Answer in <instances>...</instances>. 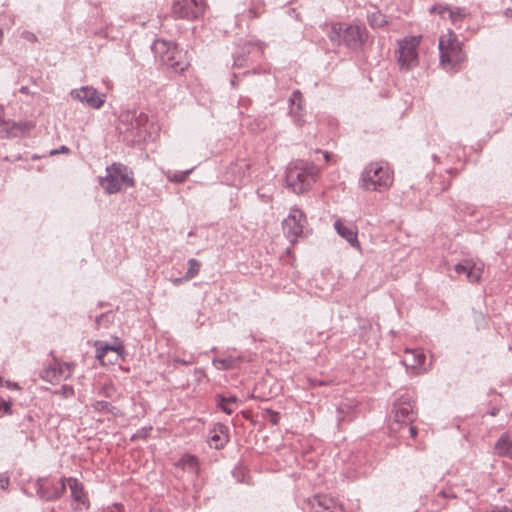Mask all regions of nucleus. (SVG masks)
Returning <instances> with one entry per match:
<instances>
[{
  "mask_svg": "<svg viewBox=\"0 0 512 512\" xmlns=\"http://www.w3.org/2000/svg\"><path fill=\"white\" fill-rule=\"evenodd\" d=\"M135 184L132 173L122 164H112L107 167L106 175L101 178V187L109 194L118 193Z\"/></svg>",
  "mask_w": 512,
  "mask_h": 512,
  "instance_id": "nucleus-8",
  "label": "nucleus"
},
{
  "mask_svg": "<svg viewBox=\"0 0 512 512\" xmlns=\"http://www.w3.org/2000/svg\"><path fill=\"white\" fill-rule=\"evenodd\" d=\"M210 445L216 449L223 448L229 440L228 429L222 424L213 427L210 438Z\"/></svg>",
  "mask_w": 512,
  "mask_h": 512,
  "instance_id": "nucleus-21",
  "label": "nucleus"
},
{
  "mask_svg": "<svg viewBox=\"0 0 512 512\" xmlns=\"http://www.w3.org/2000/svg\"><path fill=\"white\" fill-rule=\"evenodd\" d=\"M322 155H323L324 159H325L327 162H333V163H336V160L334 159V155H333V154L328 153V152H322Z\"/></svg>",
  "mask_w": 512,
  "mask_h": 512,
  "instance_id": "nucleus-35",
  "label": "nucleus"
},
{
  "mask_svg": "<svg viewBox=\"0 0 512 512\" xmlns=\"http://www.w3.org/2000/svg\"><path fill=\"white\" fill-rule=\"evenodd\" d=\"M505 15H506L507 17H509V18H512V9H510V8L506 9V11H505Z\"/></svg>",
  "mask_w": 512,
  "mask_h": 512,
  "instance_id": "nucleus-43",
  "label": "nucleus"
},
{
  "mask_svg": "<svg viewBox=\"0 0 512 512\" xmlns=\"http://www.w3.org/2000/svg\"><path fill=\"white\" fill-rule=\"evenodd\" d=\"M9 484V479L6 477H0V488L5 489Z\"/></svg>",
  "mask_w": 512,
  "mask_h": 512,
  "instance_id": "nucleus-37",
  "label": "nucleus"
},
{
  "mask_svg": "<svg viewBox=\"0 0 512 512\" xmlns=\"http://www.w3.org/2000/svg\"><path fill=\"white\" fill-rule=\"evenodd\" d=\"M426 356L420 349H405L402 363L411 374L419 375L426 371Z\"/></svg>",
  "mask_w": 512,
  "mask_h": 512,
  "instance_id": "nucleus-15",
  "label": "nucleus"
},
{
  "mask_svg": "<svg viewBox=\"0 0 512 512\" xmlns=\"http://www.w3.org/2000/svg\"><path fill=\"white\" fill-rule=\"evenodd\" d=\"M496 449L500 455L510 454L512 457V431L502 435L496 443Z\"/></svg>",
  "mask_w": 512,
  "mask_h": 512,
  "instance_id": "nucleus-25",
  "label": "nucleus"
},
{
  "mask_svg": "<svg viewBox=\"0 0 512 512\" xmlns=\"http://www.w3.org/2000/svg\"><path fill=\"white\" fill-rule=\"evenodd\" d=\"M322 512H343V507L334 498L322 496Z\"/></svg>",
  "mask_w": 512,
  "mask_h": 512,
  "instance_id": "nucleus-28",
  "label": "nucleus"
},
{
  "mask_svg": "<svg viewBox=\"0 0 512 512\" xmlns=\"http://www.w3.org/2000/svg\"><path fill=\"white\" fill-rule=\"evenodd\" d=\"M94 346L96 348V358L103 366L115 364L124 359L125 349L120 341H116L114 345L96 341Z\"/></svg>",
  "mask_w": 512,
  "mask_h": 512,
  "instance_id": "nucleus-11",
  "label": "nucleus"
},
{
  "mask_svg": "<svg viewBox=\"0 0 512 512\" xmlns=\"http://www.w3.org/2000/svg\"><path fill=\"white\" fill-rule=\"evenodd\" d=\"M66 484L69 486L72 507L74 510H86L90 506V501L84 485L76 478H67Z\"/></svg>",
  "mask_w": 512,
  "mask_h": 512,
  "instance_id": "nucleus-14",
  "label": "nucleus"
},
{
  "mask_svg": "<svg viewBox=\"0 0 512 512\" xmlns=\"http://www.w3.org/2000/svg\"><path fill=\"white\" fill-rule=\"evenodd\" d=\"M305 226L306 218L299 209H292L282 222L284 235L291 242H295L303 235Z\"/></svg>",
  "mask_w": 512,
  "mask_h": 512,
  "instance_id": "nucleus-10",
  "label": "nucleus"
},
{
  "mask_svg": "<svg viewBox=\"0 0 512 512\" xmlns=\"http://www.w3.org/2000/svg\"><path fill=\"white\" fill-rule=\"evenodd\" d=\"M71 95L73 98L81 102H85L95 109L100 108L105 102L104 95L100 94L92 87H82L80 89L73 90Z\"/></svg>",
  "mask_w": 512,
  "mask_h": 512,
  "instance_id": "nucleus-17",
  "label": "nucleus"
},
{
  "mask_svg": "<svg viewBox=\"0 0 512 512\" xmlns=\"http://www.w3.org/2000/svg\"><path fill=\"white\" fill-rule=\"evenodd\" d=\"M187 459H188V461H189V463H190L191 465H194V466H195V465L197 464V460H196V458H195V457H193V456H187Z\"/></svg>",
  "mask_w": 512,
  "mask_h": 512,
  "instance_id": "nucleus-38",
  "label": "nucleus"
},
{
  "mask_svg": "<svg viewBox=\"0 0 512 512\" xmlns=\"http://www.w3.org/2000/svg\"><path fill=\"white\" fill-rule=\"evenodd\" d=\"M393 180V172L387 165L374 162L364 168L360 178V186L367 191H383L393 184Z\"/></svg>",
  "mask_w": 512,
  "mask_h": 512,
  "instance_id": "nucleus-3",
  "label": "nucleus"
},
{
  "mask_svg": "<svg viewBox=\"0 0 512 512\" xmlns=\"http://www.w3.org/2000/svg\"><path fill=\"white\" fill-rule=\"evenodd\" d=\"M334 228L339 236L344 238L352 247L360 249L357 228L353 224L345 225L340 219L334 222Z\"/></svg>",
  "mask_w": 512,
  "mask_h": 512,
  "instance_id": "nucleus-19",
  "label": "nucleus"
},
{
  "mask_svg": "<svg viewBox=\"0 0 512 512\" xmlns=\"http://www.w3.org/2000/svg\"><path fill=\"white\" fill-rule=\"evenodd\" d=\"M367 21L373 29L382 28L389 24L388 17L380 11L368 13Z\"/></svg>",
  "mask_w": 512,
  "mask_h": 512,
  "instance_id": "nucleus-27",
  "label": "nucleus"
},
{
  "mask_svg": "<svg viewBox=\"0 0 512 512\" xmlns=\"http://www.w3.org/2000/svg\"><path fill=\"white\" fill-rule=\"evenodd\" d=\"M115 391L116 388L111 381L104 383L98 388V394L106 398H111Z\"/></svg>",
  "mask_w": 512,
  "mask_h": 512,
  "instance_id": "nucleus-31",
  "label": "nucleus"
},
{
  "mask_svg": "<svg viewBox=\"0 0 512 512\" xmlns=\"http://www.w3.org/2000/svg\"><path fill=\"white\" fill-rule=\"evenodd\" d=\"M4 379L0 376V386L4 385Z\"/></svg>",
  "mask_w": 512,
  "mask_h": 512,
  "instance_id": "nucleus-45",
  "label": "nucleus"
},
{
  "mask_svg": "<svg viewBox=\"0 0 512 512\" xmlns=\"http://www.w3.org/2000/svg\"><path fill=\"white\" fill-rule=\"evenodd\" d=\"M431 11L443 19H449L453 24L462 21L466 16L465 9L443 5H435Z\"/></svg>",
  "mask_w": 512,
  "mask_h": 512,
  "instance_id": "nucleus-20",
  "label": "nucleus"
},
{
  "mask_svg": "<svg viewBox=\"0 0 512 512\" xmlns=\"http://www.w3.org/2000/svg\"><path fill=\"white\" fill-rule=\"evenodd\" d=\"M148 124V115L140 112L137 114L135 111H124L119 116V130L128 132L136 137H143L146 133V126Z\"/></svg>",
  "mask_w": 512,
  "mask_h": 512,
  "instance_id": "nucleus-9",
  "label": "nucleus"
},
{
  "mask_svg": "<svg viewBox=\"0 0 512 512\" xmlns=\"http://www.w3.org/2000/svg\"><path fill=\"white\" fill-rule=\"evenodd\" d=\"M64 390H65V393H68V394H70V395H72V394H73V388H72V387H66V386H65V387H64Z\"/></svg>",
  "mask_w": 512,
  "mask_h": 512,
  "instance_id": "nucleus-42",
  "label": "nucleus"
},
{
  "mask_svg": "<svg viewBox=\"0 0 512 512\" xmlns=\"http://www.w3.org/2000/svg\"><path fill=\"white\" fill-rule=\"evenodd\" d=\"M12 414V403L0 397V418Z\"/></svg>",
  "mask_w": 512,
  "mask_h": 512,
  "instance_id": "nucleus-32",
  "label": "nucleus"
},
{
  "mask_svg": "<svg viewBox=\"0 0 512 512\" xmlns=\"http://www.w3.org/2000/svg\"><path fill=\"white\" fill-rule=\"evenodd\" d=\"M236 397H218V406L228 415L232 414L236 408Z\"/></svg>",
  "mask_w": 512,
  "mask_h": 512,
  "instance_id": "nucleus-29",
  "label": "nucleus"
},
{
  "mask_svg": "<svg viewBox=\"0 0 512 512\" xmlns=\"http://www.w3.org/2000/svg\"><path fill=\"white\" fill-rule=\"evenodd\" d=\"M66 479H60L56 483L50 479H40L38 481V493L47 500L58 499L66 490Z\"/></svg>",
  "mask_w": 512,
  "mask_h": 512,
  "instance_id": "nucleus-16",
  "label": "nucleus"
},
{
  "mask_svg": "<svg viewBox=\"0 0 512 512\" xmlns=\"http://www.w3.org/2000/svg\"><path fill=\"white\" fill-rule=\"evenodd\" d=\"M422 36H407L397 41L395 51L397 64L401 71H410L419 65V46Z\"/></svg>",
  "mask_w": 512,
  "mask_h": 512,
  "instance_id": "nucleus-7",
  "label": "nucleus"
},
{
  "mask_svg": "<svg viewBox=\"0 0 512 512\" xmlns=\"http://www.w3.org/2000/svg\"><path fill=\"white\" fill-rule=\"evenodd\" d=\"M414 400L408 393L400 395L393 403L388 429L391 434H401L417 417Z\"/></svg>",
  "mask_w": 512,
  "mask_h": 512,
  "instance_id": "nucleus-2",
  "label": "nucleus"
},
{
  "mask_svg": "<svg viewBox=\"0 0 512 512\" xmlns=\"http://www.w3.org/2000/svg\"><path fill=\"white\" fill-rule=\"evenodd\" d=\"M327 36L333 45H344L353 51L363 47L368 38V31L364 25L348 23H332Z\"/></svg>",
  "mask_w": 512,
  "mask_h": 512,
  "instance_id": "nucleus-1",
  "label": "nucleus"
},
{
  "mask_svg": "<svg viewBox=\"0 0 512 512\" xmlns=\"http://www.w3.org/2000/svg\"><path fill=\"white\" fill-rule=\"evenodd\" d=\"M271 414H272V416H273V418H272V422H273L274 424H276V423H277V421H278V414H277V413H274V412H271Z\"/></svg>",
  "mask_w": 512,
  "mask_h": 512,
  "instance_id": "nucleus-41",
  "label": "nucleus"
},
{
  "mask_svg": "<svg viewBox=\"0 0 512 512\" xmlns=\"http://www.w3.org/2000/svg\"><path fill=\"white\" fill-rule=\"evenodd\" d=\"M304 100L300 92L296 91L293 92L291 98H290V112L293 114L298 120L302 117V112L304 110L303 108Z\"/></svg>",
  "mask_w": 512,
  "mask_h": 512,
  "instance_id": "nucleus-24",
  "label": "nucleus"
},
{
  "mask_svg": "<svg viewBox=\"0 0 512 512\" xmlns=\"http://www.w3.org/2000/svg\"><path fill=\"white\" fill-rule=\"evenodd\" d=\"M406 432H408V434H409V436H410L411 438H415V437L417 436V434H418V430H417V428L413 425V423H412V424H409V425L406 427V430H405L403 433L398 434V435H399L400 437H403V436H404V434H405Z\"/></svg>",
  "mask_w": 512,
  "mask_h": 512,
  "instance_id": "nucleus-33",
  "label": "nucleus"
},
{
  "mask_svg": "<svg viewBox=\"0 0 512 512\" xmlns=\"http://www.w3.org/2000/svg\"><path fill=\"white\" fill-rule=\"evenodd\" d=\"M4 385H5L8 389H16V390H19V389H20V387H19V385H18L17 383H15V382H11V381H9V380H6V381L4 382Z\"/></svg>",
  "mask_w": 512,
  "mask_h": 512,
  "instance_id": "nucleus-34",
  "label": "nucleus"
},
{
  "mask_svg": "<svg viewBox=\"0 0 512 512\" xmlns=\"http://www.w3.org/2000/svg\"><path fill=\"white\" fill-rule=\"evenodd\" d=\"M153 50L160 62L175 72H182L189 66L186 52L179 50L176 45L165 40H156Z\"/></svg>",
  "mask_w": 512,
  "mask_h": 512,
  "instance_id": "nucleus-5",
  "label": "nucleus"
},
{
  "mask_svg": "<svg viewBox=\"0 0 512 512\" xmlns=\"http://www.w3.org/2000/svg\"><path fill=\"white\" fill-rule=\"evenodd\" d=\"M183 281H185L184 277L183 278H175V279L172 280L173 284H175V285H179Z\"/></svg>",
  "mask_w": 512,
  "mask_h": 512,
  "instance_id": "nucleus-39",
  "label": "nucleus"
},
{
  "mask_svg": "<svg viewBox=\"0 0 512 512\" xmlns=\"http://www.w3.org/2000/svg\"><path fill=\"white\" fill-rule=\"evenodd\" d=\"M357 406V401L354 399L343 400L337 408L339 413L338 421L351 420Z\"/></svg>",
  "mask_w": 512,
  "mask_h": 512,
  "instance_id": "nucleus-22",
  "label": "nucleus"
},
{
  "mask_svg": "<svg viewBox=\"0 0 512 512\" xmlns=\"http://www.w3.org/2000/svg\"><path fill=\"white\" fill-rule=\"evenodd\" d=\"M188 266V270L184 275L185 281H189L196 277L199 274L202 264L200 261L192 258L188 261Z\"/></svg>",
  "mask_w": 512,
  "mask_h": 512,
  "instance_id": "nucleus-30",
  "label": "nucleus"
},
{
  "mask_svg": "<svg viewBox=\"0 0 512 512\" xmlns=\"http://www.w3.org/2000/svg\"><path fill=\"white\" fill-rule=\"evenodd\" d=\"M74 371V364L54 359L42 372V378L50 383H59L69 378Z\"/></svg>",
  "mask_w": 512,
  "mask_h": 512,
  "instance_id": "nucleus-13",
  "label": "nucleus"
},
{
  "mask_svg": "<svg viewBox=\"0 0 512 512\" xmlns=\"http://www.w3.org/2000/svg\"><path fill=\"white\" fill-rule=\"evenodd\" d=\"M240 357H234L231 355L218 357L213 360V365L219 370L233 369L240 363Z\"/></svg>",
  "mask_w": 512,
  "mask_h": 512,
  "instance_id": "nucleus-23",
  "label": "nucleus"
},
{
  "mask_svg": "<svg viewBox=\"0 0 512 512\" xmlns=\"http://www.w3.org/2000/svg\"><path fill=\"white\" fill-rule=\"evenodd\" d=\"M26 90H27V88H26V87H23V88H21V90H20V91H21V92H23V93H25V92H26Z\"/></svg>",
  "mask_w": 512,
  "mask_h": 512,
  "instance_id": "nucleus-46",
  "label": "nucleus"
},
{
  "mask_svg": "<svg viewBox=\"0 0 512 512\" xmlns=\"http://www.w3.org/2000/svg\"><path fill=\"white\" fill-rule=\"evenodd\" d=\"M318 168L305 162L290 166L286 172V184L296 194L308 191L316 182Z\"/></svg>",
  "mask_w": 512,
  "mask_h": 512,
  "instance_id": "nucleus-4",
  "label": "nucleus"
},
{
  "mask_svg": "<svg viewBox=\"0 0 512 512\" xmlns=\"http://www.w3.org/2000/svg\"><path fill=\"white\" fill-rule=\"evenodd\" d=\"M69 152V149L66 147V146H62L59 150H52L50 152V155H56V154H59V153H68Z\"/></svg>",
  "mask_w": 512,
  "mask_h": 512,
  "instance_id": "nucleus-36",
  "label": "nucleus"
},
{
  "mask_svg": "<svg viewBox=\"0 0 512 512\" xmlns=\"http://www.w3.org/2000/svg\"><path fill=\"white\" fill-rule=\"evenodd\" d=\"M455 271L459 275H464L467 281L471 283L478 282L483 273V264L476 263L473 260L465 259L455 265Z\"/></svg>",
  "mask_w": 512,
  "mask_h": 512,
  "instance_id": "nucleus-18",
  "label": "nucleus"
},
{
  "mask_svg": "<svg viewBox=\"0 0 512 512\" xmlns=\"http://www.w3.org/2000/svg\"><path fill=\"white\" fill-rule=\"evenodd\" d=\"M439 51L440 62L446 69H455L466 58L461 43L452 30L440 37Z\"/></svg>",
  "mask_w": 512,
  "mask_h": 512,
  "instance_id": "nucleus-6",
  "label": "nucleus"
},
{
  "mask_svg": "<svg viewBox=\"0 0 512 512\" xmlns=\"http://www.w3.org/2000/svg\"><path fill=\"white\" fill-rule=\"evenodd\" d=\"M186 178V175L185 174H182L180 175L179 177L178 176H175V181H178V182H182L184 181Z\"/></svg>",
  "mask_w": 512,
  "mask_h": 512,
  "instance_id": "nucleus-40",
  "label": "nucleus"
},
{
  "mask_svg": "<svg viewBox=\"0 0 512 512\" xmlns=\"http://www.w3.org/2000/svg\"><path fill=\"white\" fill-rule=\"evenodd\" d=\"M93 409L97 412L110 413L114 417H123L125 414L117 407L111 405L107 401H96L92 405Z\"/></svg>",
  "mask_w": 512,
  "mask_h": 512,
  "instance_id": "nucleus-26",
  "label": "nucleus"
},
{
  "mask_svg": "<svg viewBox=\"0 0 512 512\" xmlns=\"http://www.w3.org/2000/svg\"><path fill=\"white\" fill-rule=\"evenodd\" d=\"M206 4L202 0H174L172 13L183 19H196L205 11Z\"/></svg>",
  "mask_w": 512,
  "mask_h": 512,
  "instance_id": "nucleus-12",
  "label": "nucleus"
},
{
  "mask_svg": "<svg viewBox=\"0 0 512 512\" xmlns=\"http://www.w3.org/2000/svg\"><path fill=\"white\" fill-rule=\"evenodd\" d=\"M3 42V32L2 30H0V45L2 44Z\"/></svg>",
  "mask_w": 512,
  "mask_h": 512,
  "instance_id": "nucleus-44",
  "label": "nucleus"
}]
</instances>
